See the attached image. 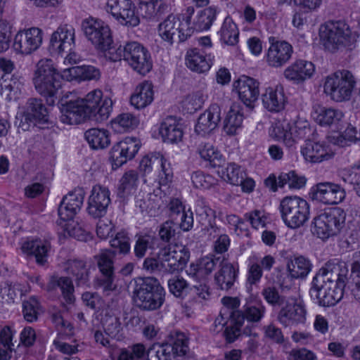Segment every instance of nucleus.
<instances>
[{"instance_id": "obj_39", "label": "nucleus", "mask_w": 360, "mask_h": 360, "mask_svg": "<svg viewBox=\"0 0 360 360\" xmlns=\"http://www.w3.org/2000/svg\"><path fill=\"white\" fill-rule=\"evenodd\" d=\"M243 117L242 107L238 104H233L224 119V131L228 135H235L242 127Z\"/></svg>"}, {"instance_id": "obj_12", "label": "nucleus", "mask_w": 360, "mask_h": 360, "mask_svg": "<svg viewBox=\"0 0 360 360\" xmlns=\"http://www.w3.org/2000/svg\"><path fill=\"white\" fill-rule=\"evenodd\" d=\"M124 60L141 75L148 73L153 67L150 53L146 48L136 41L127 42L124 46Z\"/></svg>"}, {"instance_id": "obj_52", "label": "nucleus", "mask_w": 360, "mask_h": 360, "mask_svg": "<svg viewBox=\"0 0 360 360\" xmlns=\"http://www.w3.org/2000/svg\"><path fill=\"white\" fill-rule=\"evenodd\" d=\"M22 313L25 320L29 323L38 319L40 304L36 296H31L28 300L22 302Z\"/></svg>"}, {"instance_id": "obj_58", "label": "nucleus", "mask_w": 360, "mask_h": 360, "mask_svg": "<svg viewBox=\"0 0 360 360\" xmlns=\"http://www.w3.org/2000/svg\"><path fill=\"white\" fill-rule=\"evenodd\" d=\"M57 286L60 289L63 298L67 304H72L75 302L74 286L72 280L65 276H62L56 281Z\"/></svg>"}, {"instance_id": "obj_31", "label": "nucleus", "mask_w": 360, "mask_h": 360, "mask_svg": "<svg viewBox=\"0 0 360 360\" xmlns=\"http://www.w3.org/2000/svg\"><path fill=\"white\" fill-rule=\"evenodd\" d=\"M83 102L80 99L70 101L62 104L60 117L63 123L68 124H78L89 119Z\"/></svg>"}, {"instance_id": "obj_50", "label": "nucleus", "mask_w": 360, "mask_h": 360, "mask_svg": "<svg viewBox=\"0 0 360 360\" xmlns=\"http://www.w3.org/2000/svg\"><path fill=\"white\" fill-rule=\"evenodd\" d=\"M198 153L205 160L209 161L213 167H220L221 155L210 143L201 142L198 146Z\"/></svg>"}, {"instance_id": "obj_18", "label": "nucleus", "mask_w": 360, "mask_h": 360, "mask_svg": "<svg viewBox=\"0 0 360 360\" xmlns=\"http://www.w3.org/2000/svg\"><path fill=\"white\" fill-rule=\"evenodd\" d=\"M107 11L123 25L136 27L140 22L139 14L131 0H108Z\"/></svg>"}, {"instance_id": "obj_54", "label": "nucleus", "mask_w": 360, "mask_h": 360, "mask_svg": "<svg viewBox=\"0 0 360 360\" xmlns=\"http://www.w3.org/2000/svg\"><path fill=\"white\" fill-rule=\"evenodd\" d=\"M68 70L83 80H98L101 77L99 69L91 65L75 66Z\"/></svg>"}, {"instance_id": "obj_57", "label": "nucleus", "mask_w": 360, "mask_h": 360, "mask_svg": "<svg viewBox=\"0 0 360 360\" xmlns=\"http://www.w3.org/2000/svg\"><path fill=\"white\" fill-rule=\"evenodd\" d=\"M110 246L120 254L127 255L130 252V243L128 233L124 231H119L110 240Z\"/></svg>"}, {"instance_id": "obj_15", "label": "nucleus", "mask_w": 360, "mask_h": 360, "mask_svg": "<svg viewBox=\"0 0 360 360\" xmlns=\"http://www.w3.org/2000/svg\"><path fill=\"white\" fill-rule=\"evenodd\" d=\"M160 258L167 274H172L186 266L190 258V252L182 244L171 243L160 250Z\"/></svg>"}, {"instance_id": "obj_13", "label": "nucleus", "mask_w": 360, "mask_h": 360, "mask_svg": "<svg viewBox=\"0 0 360 360\" xmlns=\"http://www.w3.org/2000/svg\"><path fill=\"white\" fill-rule=\"evenodd\" d=\"M345 287L335 283H320L319 281L312 280L309 294L319 306L330 307L342 300Z\"/></svg>"}, {"instance_id": "obj_14", "label": "nucleus", "mask_w": 360, "mask_h": 360, "mask_svg": "<svg viewBox=\"0 0 360 360\" xmlns=\"http://www.w3.org/2000/svg\"><path fill=\"white\" fill-rule=\"evenodd\" d=\"M82 30L86 39L97 50L108 46L112 38L109 26L103 21L93 18L82 20Z\"/></svg>"}, {"instance_id": "obj_36", "label": "nucleus", "mask_w": 360, "mask_h": 360, "mask_svg": "<svg viewBox=\"0 0 360 360\" xmlns=\"http://www.w3.org/2000/svg\"><path fill=\"white\" fill-rule=\"evenodd\" d=\"M264 107L270 112H280L285 108L286 100L281 86L268 88L262 95Z\"/></svg>"}, {"instance_id": "obj_6", "label": "nucleus", "mask_w": 360, "mask_h": 360, "mask_svg": "<svg viewBox=\"0 0 360 360\" xmlns=\"http://www.w3.org/2000/svg\"><path fill=\"white\" fill-rule=\"evenodd\" d=\"M188 350V339L181 332L171 333L165 343L154 345L147 352V360H179Z\"/></svg>"}, {"instance_id": "obj_42", "label": "nucleus", "mask_w": 360, "mask_h": 360, "mask_svg": "<svg viewBox=\"0 0 360 360\" xmlns=\"http://www.w3.org/2000/svg\"><path fill=\"white\" fill-rule=\"evenodd\" d=\"M85 139L93 149H103L110 143V134L108 130L92 128L87 130Z\"/></svg>"}, {"instance_id": "obj_27", "label": "nucleus", "mask_w": 360, "mask_h": 360, "mask_svg": "<svg viewBox=\"0 0 360 360\" xmlns=\"http://www.w3.org/2000/svg\"><path fill=\"white\" fill-rule=\"evenodd\" d=\"M214 56L211 53L200 49L193 48L187 51L186 65L191 71L197 73H204L211 68Z\"/></svg>"}, {"instance_id": "obj_11", "label": "nucleus", "mask_w": 360, "mask_h": 360, "mask_svg": "<svg viewBox=\"0 0 360 360\" xmlns=\"http://www.w3.org/2000/svg\"><path fill=\"white\" fill-rule=\"evenodd\" d=\"M80 101L83 102L89 120L98 122L106 120L112 109V100L108 96L103 97V92L98 89L91 91Z\"/></svg>"}, {"instance_id": "obj_35", "label": "nucleus", "mask_w": 360, "mask_h": 360, "mask_svg": "<svg viewBox=\"0 0 360 360\" xmlns=\"http://www.w3.org/2000/svg\"><path fill=\"white\" fill-rule=\"evenodd\" d=\"M159 134L164 142L175 143L181 141L183 131L176 118L168 116L160 123Z\"/></svg>"}, {"instance_id": "obj_56", "label": "nucleus", "mask_w": 360, "mask_h": 360, "mask_svg": "<svg viewBox=\"0 0 360 360\" xmlns=\"http://www.w3.org/2000/svg\"><path fill=\"white\" fill-rule=\"evenodd\" d=\"M205 96L201 91L188 95L183 101V106L188 113H193L200 109L205 102Z\"/></svg>"}, {"instance_id": "obj_16", "label": "nucleus", "mask_w": 360, "mask_h": 360, "mask_svg": "<svg viewBox=\"0 0 360 360\" xmlns=\"http://www.w3.org/2000/svg\"><path fill=\"white\" fill-rule=\"evenodd\" d=\"M43 31L38 27L24 29L17 32L13 47L21 55H29L37 51L42 44Z\"/></svg>"}, {"instance_id": "obj_24", "label": "nucleus", "mask_w": 360, "mask_h": 360, "mask_svg": "<svg viewBox=\"0 0 360 360\" xmlns=\"http://www.w3.org/2000/svg\"><path fill=\"white\" fill-rule=\"evenodd\" d=\"M110 191L101 185L92 188L88 200V213L94 218H100L105 214L110 203Z\"/></svg>"}, {"instance_id": "obj_10", "label": "nucleus", "mask_w": 360, "mask_h": 360, "mask_svg": "<svg viewBox=\"0 0 360 360\" xmlns=\"http://www.w3.org/2000/svg\"><path fill=\"white\" fill-rule=\"evenodd\" d=\"M159 35L169 45L181 43L193 34V27L181 20V15H169L158 26Z\"/></svg>"}, {"instance_id": "obj_51", "label": "nucleus", "mask_w": 360, "mask_h": 360, "mask_svg": "<svg viewBox=\"0 0 360 360\" xmlns=\"http://www.w3.org/2000/svg\"><path fill=\"white\" fill-rule=\"evenodd\" d=\"M270 134L275 139L288 141L290 144L293 139L292 125L285 120L275 122L271 127Z\"/></svg>"}, {"instance_id": "obj_9", "label": "nucleus", "mask_w": 360, "mask_h": 360, "mask_svg": "<svg viewBox=\"0 0 360 360\" xmlns=\"http://www.w3.org/2000/svg\"><path fill=\"white\" fill-rule=\"evenodd\" d=\"M115 251L112 250H105L96 256L97 266L101 275L96 279V287L101 288L106 295H109L117 288L115 283Z\"/></svg>"}, {"instance_id": "obj_48", "label": "nucleus", "mask_w": 360, "mask_h": 360, "mask_svg": "<svg viewBox=\"0 0 360 360\" xmlns=\"http://www.w3.org/2000/svg\"><path fill=\"white\" fill-rule=\"evenodd\" d=\"M218 172L227 182L234 186H238L245 176V171L238 165L230 162L225 167H222Z\"/></svg>"}, {"instance_id": "obj_26", "label": "nucleus", "mask_w": 360, "mask_h": 360, "mask_svg": "<svg viewBox=\"0 0 360 360\" xmlns=\"http://www.w3.org/2000/svg\"><path fill=\"white\" fill-rule=\"evenodd\" d=\"M75 45V29L71 25L58 27L50 39L49 49L51 52L61 53L70 51Z\"/></svg>"}, {"instance_id": "obj_53", "label": "nucleus", "mask_w": 360, "mask_h": 360, "mask_svg": "<svg viewBox=\"0 0 360 360\" xmlns=\"http://www.w3.org/2000/svg\"><path fill=\"white\" fill-rule=\"evenodd\" d=\"M278 184L280 188L288 185L290 188L300 189L304 186L306 179L298 176L294 171L288 173H281L278 176Z\"/></svg>"}, {"instance_id": "obj_32", "label": "nucleus", "mask_w": 360, "mask_h": 360, "mask_svg": "<svg viewBox=\"0 0 360 360\" xmlns=\"http://www.w3.org/2000/svg\"><path fill=\"white\" fill-rule=\"evenodd\" d=\"M20 249L24 254L34 257L38 265L44 266L47 262L51 244L47 240L40 238L27 240L22 243Z\"/></svg>"}, {"instance_id": "obj_38", "label": "nucleus", "mask_w": 360, "mask_h": 360, "mask_svg": "<svg viewBox=\"0 0 360 360\" xmlns=\"http://www.w3.org/2000/svg\"><path fill=\"white\" fill-rule=\"evenodd\" d=\"M219 259L212 257H203L196 265H191L188 274L195 280L206 281V278L215 269Z\"/></svg>"}, {"instance_id": "obj_4", "label": "nucleus", "mask_w": 360, "mask_h": 360, "mask_svg": "<svg viewBox=\"0 0 360 360\" xmlns=\"http://www.w3.org/2000/svg\"><path fill=\"white\" fill-rule=\"evenodd\" d=\"M281 219L288 228L297 229L309 220L310 207L304 199L297 196H286L279 205Z\"/></svg>"}, {"instance_id": "obj_5", "label": "nucleus", "mask_w": 360, "mask_h": 360, "mask_svg": "<svg viewBox=\"0 0 360 360\" xmlns=\"http://www.w3.org/2000/svg\"><path fill=\"white\" fill-rule=\"evenodd\" d=\"M85 192L83 188H77L63 197L58 209L60 217L59 225L64 228V234L72 237H78L79 229L73 227L72 219L75 215L81 210L84 202Z\"/></svg>"}, {"instance_id": "obj_23", "label": "nucleus", "mask_w": 360, "mask_h": 360, "mask_svg": "<svg viewBox=\"0 0 360 360\" xmlns=\"http://www.w3.org/2000/svg\"><path fill=\"white\" fill-rule=\"evenodd\" d=\"M259 83L254 78L243 75L233 82V89L239 99L247 106L252 108L259 95Z\"/></svg>"}, {"instance_id": "obj_37", "label": "nucleus", "mask_w": 360, "mask_h": 360, "mask_svg": "<svg viewBox=\"0 0 360 360\" xmlns=\"http://www.w3.org/2000/svg\"><path fill=\"white\" fill-rule=\"evenodd\" d=\"M153 85L149 82L139 84L131 96L130 103L136 109H143L149 105L153 101Z\"/></svg>"}, {"instance_id": "obj_20", "label": "nucleus", "mask_w": 360, "mask_h": 360, "mask_svg": "<svg viewBox=\"0 0 360 360\" xmlns=\"http://www.w3.org/2000/svg\"><path fill=\"white\" fill-rule=\"evenodd\" d=\"M306 314L307 310L302 302L293 299L286 300L278 314L277 319L280 323L287 327L304 323Z\"/></svg>"}, {"instance_id": "obj_41", "label": "nucleus", "mask_w": 360, "mask_h": 360, "mask_svg": "<svg viewBox=\"0 0 360 360\" xmlns=\"http://www.w3.org/2000/svg\"><path fill=\"white\" fill-rule=\"evenodd\" d=\"M344 117L343 112L338 109L319 107L314 113L316 122L321 126L338 124Z\"/></svg>"}, {"instance_id": "obj_25", "label": "nucleus", "mask_w": 360, "mask_h": 360, "mask_svg": "<svg viewBox=\"0 0 360 360\" xmlns=\"http://www.w3.org/2000/svg\"><path fill=\"white\" fill-rule=\"evenodd\" d=\"M266 307L262 301L257 297H250L246 299L242 310L235 314L236 324L243 326L245 319L252 323H259L264 316Z\"/></svg>"}, {"instance_id": "obj_55", "label": "nucleus", "mask_w": 360, "mask_h": 360, "mask_svg": "<svg viewBox=\"0 0 360 360\" xmlns=\"http://www.w3.org/2000/svg\"><path fill=\"white\" fill-rule=\"evenodd\" d=\"M112 124L124 131L133 130L139 124V119L132 113L124 112L117 115Z\"/></svg>"}, {"instance_id": "obj_46", "label": "nucleus", "mask_w": 360, "mask_h": 360, "mask_svg": "<svg viewBox=\"0 0 360 360\" xmlns=\"http://www.w3.org/2000/svg\"><path fill=\"white\" fill-rule=\"evenodd\" d=\"M220 40L228 46H234L238 41L239 31L230 17H226L219 31Z\"/></svg>"}, {"instance_id": "obj_1", "label": "nucleus", "mask_w": 360, "mask_h": 360, "mask_svg": "<svg viewBox=\"0 0 360 360\" xmlns=\"http://www.w3.org/2000/svg\"><path fill=\"white\" fill-rule=\"evenodd\" d=\"M62 75L57 71L51 59H41L37 64L33 78L37 92L46 98L49 105H53L62 86Z\"/></svg>"}, {"instance_id": "obj_22", "label": "nucleus", "mask_w": 360, "mask_h": 360, "mask_svg": "<svg viewBox=\"0 0 360 360\" xmlns=\"http://www.w3.org/2000/svg\"><path fill=\"white\" fill-rule=\"evenodd\" d=\"M312 198L326 205H335L345 198V191L340 185L332 182H321L313 187Z\"/></svg>"}, {"instance_id": "obj_28", "label": "nucleus", "mask_w": 360, "mask_h": 360, "mask_svg": "<svg viewBox=\"0 0 360 360\" xmlns=\"http://www.w3.org/2000/svg\"><path fill=\"white\" fill-rule=\"evenodd\" d=\"M22 118L25 122L22 119L18 127L22 128L23 131L29 129L30 122L34 125V121L47 122L48 111L41 100L35 98H30L27 102V110Z\"/></svg>"}, {"instance_id": "obj_63", "label": "nucleus", "mask_w": 360, "mask_h": 360, "mask_svg": "<svg viewBox=\"0 0 360 360\" xmlns=\"http://www.w3.org/2000/svg\"><path fill=\"white\" fill-rule=\"evenodd\" d=\"M169 291L176 297H184L188 290V284L183 278L174 277L168 281Z\"/></svg>"}, {"instance_id": "obj_17", "label": "nucleus", "mask_w": 360, "mask_h": 360, "mask_svg": "<svg viewBox=\"0 0 360 360\" xmlns=\"http://www.w3.org/2000/svg\"><path fill=\"white\" fill-rule=\"evenodd\" d=\"M349 270L345 262L338 259L327 262L316 273L313 280L320 283H335L340 286L346 285Z\"/></svg>"}, {"instance_id": "obj_21", "label": "nucleus", "mask_w": 360, "mask_h": 360, "mask_svg": "<svg viewBox=\"0 0 360 360\" xmlns=\"http://www.w3.org/2000/svg\"><path fill=\"white\" fill-rule=\"evenodd\" d=\"M270 46L265 55L266 62L272 68H281L291 58L293 48L285 41H276L269 37Z\"/></svg>"}, {"instance_id": "obj_7", "label": "nucleus", "mask_w": 360, "mask_h": 360, "mask_svg": "<svg viewBox=\"0 0 360 360\" xmlns=\"http://www.w3.org/2000/svg\"><path fill=\"white\" fill-rule=\"evenodd\" d=\"M346 214L340 207H333L315 217L311 232L322 240L336 236L342 228Z\"/></svg>"}, {"instance_id": "obj_30", "label": "nucleus", "mask_w": 360, "mask_h": 360, "mask_svg": "<svg viewBox=\"0 0 360 360\" xmlns=\"http://www.w3.org/2000/svg\"><path fill=\"white\" fill-rule=\"evenodd\" d=\"M221 120V108L217 103L212 104L202 113L195 127V132L201 136L210 134L217 128Z\"/></svg>"}, {"instance_id": "obj_61", "label": "nucleus", "mask_w": 360, "mask_h": 360, "mask_svg": "<svg viewBox=\"0 0 360 360\" xmlns=\"http://www.w3.org/2000/svg\"><path fill=\"white\" fill-rule=\"evenodd\" d=\"M262 295L266 302L271 306H281L285 302V297L281 295L274 286H267L264 288L262 291Z\"/></svg>"}, {"instance_id": "obj_2", "label": "nucleus", "mask_w": 360, "mask_h": 360, "mask_svg": "<svg viewBox=\"0 0 360 360\" xmlns=\"http://www.w3.org/2000/svg\"><path fill=\"white\" fill-rule=\"evenodd\" d=\"M132 293L134 304L143 311L158 309L165 302V289L154 277H146L136 281Z\"/></svg>"}, {"instance_id": "obj_60", "label": "nucleus", "mask_w": 360, "mask_h": 360, "mask_svg": "<svg viewBox=\"0 0 360 360\" xmlns=\"http://www.w3.org/2000/svg\"><path fill=\"white\" fill-rule=\"evenodd\" d=\"M153 245V238L150 235H143L137 236L135 242L134 252L138 259H142L145 257L148 248Z\"/></svg>"}, {"instance_id": "obj_3", "label": "nucleus", "mask_w": 360, "mask_h": 360, "mask_svg": "<svg viewBox=\"0 0 360 360\" xmlns=\"http://www.w3.org/2000/svg\"><path fill=\"white\" fill-rule=\"evenodd\" d=\"M320 35L325 48L331 52L343 48L350 49L356 42L355 34L342 21L326 22L321 27Z\"/></svg>"}, {"instance_id": "obj_34", "label": "nucleus", "mask_w": 360, "mask_h": 360, "mask_svg": "<svg viewBox=\"0 0 360 360\" xmlns=\"http://www.w3.org/2000/svg\"><path fill=\"white\" fill-rule=\"evenodd\" d=\"M301 153L306 161L311 163H319L333 156L327 146L310 140L305 142Z\"/></svg>"}, {"instance_id": "obj_62", "label": "nucleus", "mask_w": 360, "mask_h": 360, "mask_svg": "<svg viewBox=\"0 0 360 360\" xmlns=\"http://www.w3.org/2000/svg\"><path fill=\"white\" fill-rule=\"evenodd\" d=\"M124 46L120 45L116 46L113 44L112 38L110 39V41L108 46L103 49H99L98 51L103 53L104 57L112 62H117L124 59Z\"/></svg>"}, {"instance_id": "obj_33", "label": "nucleus", "mask_w": 360, "mask_h": 360, "mask_svg": "<svg viewBox=\"0 0 360 360\" xmlns=\"http://www.w3.org/2000/svg\"><path fill=\"white\" fill-rule=\"evenodd\" d=\"M315 72L314 65L304 60H297L283 72L284 77L295 84H300L312 77Z\"/></svg>"}, {"instance_id": "obj_44", "label": "nucleus", "mask_w": 360, "mask_h": 360, "mask_svg": "<svg viewBox=\"0 0 360 360\" xmlns=\"http://www.w3.org/2000/svg\"><path fill=\"white\" fill-rule=\"evenodd\" d=\"M139 176L136 172L131 170L125 172L120 181L117 188V196L125 199L136 189Z\"/></svg>"}, {"instance_id": "obj_40", "label": "nucleus", "mask_w": 360, "mask_h": 360, "mask_svg": "<svg viewBox=\"0 0 360 360\" xmlns=\"http://www.w3.org/2000/svg\"><path fill=\"white\" fill-rule=\"evenodd\" d=\"M139 16L150 19L158 13H163L167 8V5L162 0H135Z\"/></svg>"}, {"instance_id": "obj_8", "label": "nucleus", "mask_w": 360, "mask_h": 360, "mask_svg": "<svg viewBox=\"0 0 360 360\" xmlns=\"http://www.w3.org/2000/svg\"><path fill=\"white\" fill-rule=\"evenodd\" d=\"M356 85L351 72L342 70L328 76L324 83V91L336 102L349 101Z\"/></svg>"}, {"instance_id": "obj_29", "label": "nucleus", "mask_w": 360, "mask_h": 360, "mask_svg": "<svg viewBox=\"0 0 360 360\" xmlns=\"http://www.w3.org/2000/svg\"><path fill=\"white\" fill-rule=\"evenodd\" d=\"M238 265L223 259L219 269L214 274V282L218 289L224 291L231 290L238 278Z\"/></svg>"}, {"instance_id": "obj_59", "label": "nucleus", "mask_w": 360, "mask_h": 360, "mask_svg": "<svg viewBox=\"0 0 360 360\" xmlns=\"http://www.w3.org/2000/svg\"><path fill=\"white\" fill-rule=\"evenodd\" d=\"M25 81L23 77L13 75L8 82H6L5 80L4 83L1 84L2 94L8 92V97H9L12 93L13 95H16L18 93L20 92Z\"/></svg>"}, {"instance_id": "obj_47", "label": "nucleus", "mask_w": 360, "mask_h": 360, "mask_svg": "<svg viewBox=\"0 0 360 360\" xmlns=\"http://www.w3.org/2000/svg\"><path fill=\"white\" fill-rule=\"evenodd\" d=\"M68 273L75 277L77 285H86L89 280V271L86 263L82 260H69L67 267Z\"/></svg>"}, {"instance_id": "obj_64", "label": "nucleus", "mask_w": 360, "mask_h": 360, "mask_svg": "<svg viewBox=\"0 0 360 360\" xmlns=\"http://www.w3.org/2000/svg\"><path fill=\"white\" fill-rule=\"evenodd\" d=\"M359 140H360V133L357 131L356 127L349 124L344 132L337 137L336 143L343 147L349 143H356Z\"/></svg>"}, {"instance_id": "obj_19", "label": "nucleus", "mask_w": 360, "mask_h": 360, "mask_svg": "<svg viewBox=\"0 0 360 360\" xmlns=\"http://www.w3.org/2000/svg\"><path fill=\"white\" fill-rule=\"evenodd\" d=\"M141 147V142L135 137H126L117 142L112 148L110 160L112 167L118 168L134 158Z\"/></svg>"}, {"instance_id": "obj_43", "label": "nucleus", "mask_w": 360, "mask_h": 360, "mask_svg": "<svg viewBox=\"0 0 360 360\" xmlns=\"http://www.w3.org/2000/svg\"><path fill=\"white\" fill-rule=\"evenodd\" d=\"M289 274L292 278H303L306 277L311 269L310 261L303 257H295L288 262Z\"/></svg>"}, {"instance_id": "obj_49", "label": "nucleus", "mask_w": 360, "mask_h": 360, "mask_svg": "<svg viewBox=\"0 0 360 360\" xmlns=\"http://www.w3.org/2000/svg\"><path fill=\"white\" fill-rule=\"evenodd\" d=\"M105 333L112 338L120 339L122 330V323L118 316L106 313L101 321Z\"/></svg>"}, {"instance_id": "obj_45", "label": "nucleus", "mask_w": 360, "mask_h": 360, "mask_svg": "<svg viewBox=\"0 0 360 360\" xmlns=\"http://www.w3.org/2000/svg\"><path fill=\"white\" fill-rule=\"evenodd\" d=\"M217 8L215 6H209L199 11L193 20V29L197 31L207 30L215 20Z\"/></svg>"}]
</instances>
